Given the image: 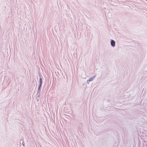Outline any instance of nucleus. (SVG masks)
I'll return each mask as SVG.
<instances>
[{
  "label": "nucleus",
  "mask_w": 147,
  "mask_h": 147,
  "mask_svg": "<svg viewBox=\"0 0 147 147\" xmlns=\"http://www.w3.org/2000/svg\"><path fill=\"white\" fill-rule=\"evenodd\" d=\"M22 145L23 146H24V141H23L22 142Z\"/></svg>",
  "instance_id": "423d86ee"
},
{
  "label": "nucleus",
  "mask_w": 147,
  "mask_h": 147,
  "mask_svg": "<svg viewBox=\"0 0 147 147\" xmlns=\"http://www.w3.org/2000/svg\"><path fill=\"white\" fill-rule=\"evenodd\" d=\"M95 77V76H94L90 78L89 80H87V83H89L88 82H90L92 81L93 80L94 78Z\"/></svg>",
  "instance_id": "7ed1b4c3"
},
{
  "label": "nucleus",
  "mask_w": 147,
  "mask_h": 147,
  "mask_svg": "<svg viewBox=\"0 0 147 147\" xmlns=\"http://www.w3.org/2000/svg\"><path fill=\"white\" fill-rule=\"evenodd\" d=\"M110 42H111V45L112 47H115V42L114 40H113L112 39H111Z\"/></svg>",
  "instance_id": "f03ea898"
},
{
  "label": "nucleus",
  "mask_w": 147,
  "mask_h": 147,
  "mask_svg": "<svg viewBox=\"0 0 147 147\" xmlns=\"http://www.w3.org/2000/svg\"><path fill=\"white\" fill-rule=\"evenodd\" d=\"M42 84H39V85L38 86V90H37V94H36V96H37L38 95V94H40V93Z\"/></svg>",
  "instance_id": "f257e3e1"
},
{
  "label": "nucleus",
  "mask_w": 147,
  "mask_h": 147,
  "mask_svg": "<svg viewBox=\"0 0 147 147\" xmlns=\"http://www.w3.org/2000/svg\"><path fill=\"white\" fill-rule=\"evenodd\" d=\"M42 78L40 77L39 78V84H42Z\"/></svg>",
  "instance_id": "39448f33"
},
{
  "label": "nucleus",
  "mask_w": 147,
  "mask_h": 147,
  "mask_svg": "<svg viewBox=\"0 0 147 147\" xmlns=\"http://www.w3.org/2000/svg\"><path fill=\"white\" fill-rule=\"evenodd\" d=\"M63 77H64V78L65 79V77L64 76H63Z\"/></svg>",
  "instance_id": "0eeeda50"
},
{
  "label": "nucleus",
  "mask_w": 147,
  "mask_h": 147,
  "mask_svg": "<svg viewBox=\"0 0 147 147\" xmlns=\"http://www.w3.org/2000/svg\"><path fill=\"white\" fill-rule=\"evenodd\" d=\"M40 95V94H38V95L37 96L36 100L37 101H38L40 99V98H39Z\"/></svg>",
  "instance_id": "20e7f679"
}]
</instances>
